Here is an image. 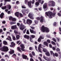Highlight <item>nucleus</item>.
<instances>
[{"label":"nucleus","instance_id":"nucleus-6","mask_svg":"<svg viewBox=\"0 0 61 61\" xmlns=\"http://www.w3.org/2000/svg\"><path fill=\"white\" fill-rule=\"evenodd\" d=\"M43 58L45 60L47 61H50L51 60V58L50 57L48 58L47 57H46L44 56H43Z\"/></svg>","mask_w":61,"mask_h":61},{"label":"nucleus","instance_id":"nucleus-32","mask_svg":"<svg viewBox=\"0 0 61 61\" xmlns=\"http://www.w3.org/2000/svg\"><path fill=\"white\" fill-rule=\"evenodd\" d=\"M7 7L9 9H10L11 8V6L10 5H9L7 6Z\"/></svg>","mask_w":61,"mask_h":61},{"label":"nucleus","instance_id":"nucleus-12","mask_svg":"<svg viewBox=\"0 0 61 61\" xmlns=\"http://www.w3.org/2000/svg\"><path fill=\"white\" fill-rule=\"evenodd\" d=\"M35 36L34 35H31L30 36V41H31V42H32V41H31V40L32 39V38H35ZM32 37V38H31Z\"/></svg>","mask_w":61,"mask_h":61},{"label":"nucleus","instance_id":"nucleus-44","mask_svg":"<svg viewBox=\"0 0 61 61\" xmlns=\"http://www.w3.org/2000/svg\"><path fill=\"white\" fill-rule=\"evenodd\" d=\"M55 56H56L57 57L58 56V55L57 53H55Z\"/></svg>","mask_w":61,"mask_h":61},{"label":"nucleus","instance_id":"nucleus-4","mask_svg":"<svg viewBox=\"0 0 61 61\" xmlns=\"http://www.w3.org/2000/svg\"><path fill=\"white\" fill-rule=\"evenodd\" d=\"M20 46H21V50H22V51H25V50L24 49V48H25V45L24 44H22V43L21 42H20L19 44L18 45H20Z\"/></svg>","mask_w":61,"mask_h":61},{"label":"nucleus","instance_id":"nucleus-8","mask_svg":"<svg viewBox=\"0 0 61 61\" xmlns=\"http://www.w3.org/2000/svg\"><path fill=\"white\" fill-rule=\"evenodd\" d=\"M33 16V14H32L31 13H30L28 15V17H30V19H34V17Z\"/></svg>","mask_w":61,"mask_h":61},{"label":"nucleus","instance_id":"nucleus-20","mask_svg":"<svg viewBox=\"0 0 61 61\" xmlns=\"http://www.w3.org/2000/svg\"><path fill=\"white\" fill-rule=\"evenodd\" d=\"M22 56L23 57V59H26V58H27V56L26 55H25L23 54H22Z\"/></svg>","mask_w":61,"mask_h":61},{"label":"nucleus","instance_id":"nucleus-48","mask_svg":"<svg viewBox=\"0 0 61 61\" xmlns=\"http://www.w3.org/2000/svg\"><path fill=\"white\" fill-rule=\"evenodd\" d=\"M26 34H29V30H28L27 31Z\"/></svg>","mask_w":61,"mask_h":61},{"label":"nucleus","instance_id":"nucleus-35","mask_svg":"<svg viewBox=\"0 0 61 61\" xmlns=\"http://www.w3.org/2000/svg\"><path fill=\"white\" fill-rule=\"evenodd\" d=\"M12 20L13 21H15L16 19L15 18H13L12 19Z\"/></svg>","mask_w":61,"mask_h":61},{"label":"nucleus","instance_id":"nucleus-51","mask_svg":"<svg viewBox=\"0 0 61 61\" xmlns=\"http://www.w3.org/2000/svg\"><path fill=\"white\" fill-rule=\"evenodd\" d=\"M42 46V44H40L39 45V48H41V46Z\"/></svg>","mask_w":61,"mask_h":61},{"label":"nucleus","instance_id":"nucleus-23","mask_svg":"<svg viewBox=\"0 0 61 61\" xmlns=\"http://www.w3.org/2000/svg\"><path fill=\"white\" fill-rule=\"evenodd\" d=\"M43 44L44 45H46L47 46H48V43L46 42H44L43 43Z\"/></svg>","mask_w":61,"mask_h":61},{"label":"nucleus","instance_id":"nucleus-45","mask_svg":"<svg viewBox=\"0 0 61 61\" xmlns=\"http://www.w3.org/2000/svg\"><path fill=\"white\" fill-rule=\"evenodd\" d=\"M38 51L40 52H41V53L42 52H41V49H40V48L38 47Z\"/></svg>","mask_w":61,"mask_h":61},{"label":"nucleus","instance_id":"nucleus-27","mask_svg":"<svg viewBox=\"0 0 61 61\" xmlns=\"http://www.w3.org/2000/svg\"><path fill=\"white\" fill-rule=\"evenodd\" d=\"M3 44H4V45H7V42L5 41H4L3 42Z\"/></svg>","mask_w":61,"mask_h":61},{"label":"nucleus","instance_id":"nucleus-62","mask_svg":"<svg viewBox=\"0 0 61 61\" xmlns=\"http://www.w3.org/2000/svg\"><path fill=\"white\" fill-rule=\"evenodd\" d=\"M3 32V30L0 29V33H2Z\"/></svg>","mask_w":61,"mask_h":61},{"label":"nucleus","instance_id":"nucleus-21","mask_svg":"<svg viewBox=\"0 0 61 61\" xmlns=\"http://www.w3.org/2000/svg\"><path fill=\"white\" fill-rule=\"evenodd\" d=\"M10 51L9 52V53L11 55L12 54H13V53H14V51L13 50H10Z\"/></svg>","mask_w":61,"mask_h":61},{"label":"nucleus","instance_id":"nucleus-52","mask_svg":"<svg viewBox=\"0 0 61 61\" xmlns=\"http://www.w3.org/2000/svg\"><path fill=\"white\" fill-rule=\"evenodd\" d=\"M35 24H37L38 23V21H37V20H35Z\"/></svg>","mask_w":61,"mask_h":61},{"label":"nucleus","instance_id":"nucleus-22","mask_svg":"<svg viewBox=\"0 0 61 61\" xmlns=\"http://www.w3.org/2000/svg\"><path fill=\"white\" fill-rule=\"evenodd\" d=\"M19 13L18 12H17L15 14V15L17 17H18L19 16Z\"/></svg>","mask_w":61,"mask_h":61},{"label":"nucleus","instance_id":"nucleus-19","mask_svg":"<svg viewBox=\"0 0 61 61\" xmlns=\"http://www.w3.org/2000/svg\"><path fill=\"white\" fill-rule=\"evenodd\" d=\"M17 26L16 25H15L14 26H12L11 27V29H15V28H17Z\"/></svg>","mask_w":61,"mask_h":61},{"label":"nucleus","instance_id":"nucleus-47","mask_svg":"<svg viewBox=\"0 0 61 61\" xmlns=\"http://www.w3.org/2000/svg\"><path fill=\"white\" fill-rule=\"evenodd\" d=\"M25 4H26L28 2V0H25Z\"/></svg>","mask_w":61,"mask_h":61},{"label":"nucleus","instance_id":"nucleus-60","mask_svg":"<svg viewBox=\"0 0 61 61\" xmlns=\"http://www.w3.org/2000/svg\"><path fill=\"white\" fill-rule=\"evenodd\" d=\"M34 3H35V0H32V4H34Z\"/></svg>","mask_w":61,"mask_h":61},{"label":"nucleus","instance_id":"nucleus-2","mask_svg":"<svg viewBox=\"0 0 61 61\" xmlns=\"http://www.w3.org/2000/svg\"><path fill=\"white\" fill-rule=\"evenodd\" d=\"M36 19L38 20H40V22L41 23H42L43 22H45V19H44V17L43 16H41L40 18V17H38L36 18Z\"/></svg>","mask_w":61,"mask_h":61},{"label":"nucleus","instance_id":"nucleus-50","mask_svg":"<svg viewBox=\"0 0 61 61\" xmlns=\"http://www.w3.org/2000/svg\"><path fill=\"white\" fill-rule=\"evenodd\" d=\"M44 1L43 0H41L40 3L41 4H43L44 3Z\"/></svg>","mask_w":61,"mask_h":61},{"label":"nucleus","instance_id":"nucleus-29","mask_svg":"<svg viewBox=\"0 0 61 61\" xmlns=\"http://www.w3.org/2000/svg\"><path fill=\"white\" fill-rule=\"evenodd\" d=\"M28 5L29 6H31V1H30V2H28Z\"/></svg>","mask_w":61,"mask_h":61},{"label":"nucleus","instance_id":"nucleus-28","mask_svg":"<svg viewBox=\"0 0 61 61\" xmlns=\"http://www.w3.org/2000/svg\"><path fill=\"white\" fill-rule=\"evenodd\" d=\"M11 35L12 36L13 40H16V39H15V37L14 36V35L13 34H12Z\"/></svg>","mask_w":61,"mask_h":61},{"label":"nucleus","instance_id":"nucleus-64","mask_svg":"<svg viewBox=\"0 0 61 61\" xmlns=\"http://www.w3.org/2000/svg\"><path fill=\"white\" fill-rule=\"evenodd\" d=\"M30 61H34V60L33 58H31L30 59Z\"/></svg>","mask_w":61,"mask_h":61},{"label":"nucleus","instance_id":"nucleus-55","mask_svg":"<svg viewBox=\"0 0 61 61\" xmlns=\"http://www.w3.org/2000/svg\"><path fill=\"white\" fill-rule=\"evenodd\" d=\"M12 18V16H10L9 17V20H12V18Z\"/></svg>","mask_w":61,"mask_h":61},{"label":"nucleus","instance_id":"nucleus-24","mask_svg":"<svg viewBox=\"0 0 61 61\" xmlns=\"http://www.w3.org/2000/svg\"><path fill=\"white\" fill-rule=\"evenodd\" d=\"M50 52L51 55H53V56H55V53L53 52V51H50Z\"/></svg>","mask_w":61,"mask_h":61},{"label":"nucleus","instance_id":"nucleus-43","mask_svg":"<svg viewBox=\"0 0 61 61\" xmlns=\"http://www.w3.org/2000/svg\"><path fill=\"white\" fill-rule=\"evenodd\" d=\"M26 31V29H25L24 30H23V33L24 34H25V33Z\"/></svg>","mask_w":61,"mask_h":61},{"label":"nucleus","instance_id":"nucleus-18","mask_svg":"<svg viewBox=\"0 0 61 61\" xmlns=\"http://www.w3.org/2000/svg\"><path fill=\"white\" fill-rule=\"evenodd\" d=\"M47 7V4L46 3H45L43 5V8L44 9L46 8Z\"/></svg>","mask_w":61,"mask_h":61},{"label":"nucleus","instance_id":"nucleus-42","mask_svg":"<svg viewBox=\"0 0 61 61\" xmlns=\"http://www.w3.org/2000/svg\"><path fill=\"white\" fill-rule=\"evenodd\" d=\"M22 13L23 14H24L25 13V10H22Z\"/></svg>","mask_w":61,"mask_h":61},{"label":"nucleus","instance_id":"nucleus-5","mask_svg":"<svg viewBox=\"0 0 61 61\" xmlns=\"http://www.w3.org/2000/svg\"><path fill=\"white\" fill-rule=\"evenodd\" d=\"M49 5L50 6L51 4V5L52 6H54L55 5V3L53 1H50L49 2Z\"/></svg>","mask_w":61,"mask_h":61},{"label":"nucleus","instance_id":"nucleus-17","mask_svg":"<svg viewBox=\"0 0 61 61\" xmlns=\"http://www.w3.org/2000/svg\"><path fill=\"white\" fill-rule=\"evenodd\" d=\"M45 30L44 32L45 31V32L47 33H48V32H49V29H48V28H45V30Z\"/></svg>","mask_w":61,"mask_h":61},{"label":"nucleus","instance_id":"nucleus-36","mask_svg":"<svg viewBox=\"0 0 61 61\" xmlns=\"http://www.w3.org/2000/svg\"><path fill=\"white\" fill-rule=\"evenodd\" d=\"M39 38H40V39H43L44 38V37H43V36H41Z\"/></svg>","mask_w":61,"mask_h":61},{"label":"nucleus","instance_id":"nucleus-56","mask_svg":"<svg viewBox=\"0 0 61 61\" xmlns=\"http://www.w3.org/2000/svg\"><path fill=\"white\" fill-rule=\"evenodd\" d=\"M58 15L59 16H61V14L60 13H58Z\"/></svg>","mask_w":61,"mask_h":61},{"label":"nucleus","instance_id":"nucleus-10","mask_svg":"<svg viewBox=\"0 0 61 61\" xmlns=\"http://www.w3.org/2000/svg\"><path fill=\"white\" fill-rule=\"evenodd\" d=\"M46 27H45V26L44 25H43L41 27V30L43 32H45V30H44L46 28Z\"/></svg>","mask_w":61,"mask_h":61},{"label":"nucleus","instance_id":"nucleus-11","mask_svg":"<svg viewBox=\"0 0 61 61\" xmlns=\"http://www.w3.org/2000/svg\"><path fill=\"white\" fill-rule=\"evenodd\" d=\"M15 46V44L14 42H12L11 43V45H10V46L12 47L14 46Z\"/></svg>","mask_w":61,"mask_h":61},{"label":"nucleus","instance_id":"nucleus-26","mask_svg":"<svg viewBox=\"0 0 61 61\" xmlns=\"http://www.w3.org/2000/svg\"><path fill=\"white\" fill-rule=\"evenodd\" d=\"M20 35H17L16 36V38L17 39H19L20 38Z\"/></svg>","mask_w":61,"mask_h":61},{"label":"nucleus","instance_id":"nucleus-3","mask_svg":"<svg viewBox=\"0 0 61 61\" xmlns=\"http://www.w3.org/2000/svg\"><path fill=\"white\" fill-rule=\"evenodd\" d=\"M0 50L2 51H4V52H7L8 51V48L6 46H4L2 48H0Z\"/></svg>","mask_w":61,"mask_h":61},{"label":"nucleus","instance_id":"nucleus-61","mask_svg":"<svg viewBox=\"0 0 61 61\" xmlns=\"http://www.w3.org/2000/svg\"><path fill=\"white\" fill-rule=\"evenodd\" d=\"M30 27H31V29H35V27H33V26H30Z\"/></svg>","mask_w":61,"mask_h":61},{"label":"nucleus","instance_id":"nucleus-41","mask_svg":"<svg viewBox=\"0 0 61 61\" xmlns=\"http://www.w3.org/2000/svg\"><path fill=\"white\" fill-rule=\"evenodd\" d=\"M52 40H53L55 42H56V39L54 38H52Z\"/></svg>","mask_w":61,"mask_h":61},{"label":"nucleus","instance_id":"nucleus-46","mask_svg":"<svg viewBox=\"0 0 61 61\" xmlns=\"http://www.w3.org/2000/svg\"><path fill=\"white\" fill-rule=\"evenodd\" d=\"M47 42L49 43H50L51 42L50 40L49 39H48L47 40Z\"/></svg>","mask_w":61,"mask_h":61},{"label":"nucleus","instance_id":"nucleus-13","mask_svg":"<svg viewBox=\"0 0 61 61\" xmlns=\"http://www.w3.org/2000/svg\"><path fill=\"white\" fill-rule=\"evenodd\" d=\"M45 55L47 56H50V53L48 51L47 52L45 53Z\"/></svg>","mask_w":61,"mask_h":61},{"label":"nucleus","instance_id":"nucleus-30","mask_svg":"<svg viewBox=\"0 0 61 61\" xmlns=\"http://www.w3.org/2000/svg\"><path fill=\"white\" fill-rule=\"evenodd\" d=\"M35 4L36 6H38V5H39V3L37 1L35 3Z\"/></svg>","mask_w":61,"mask_h":61},{"label":"nucleus","instance_id":"nucleus-59","mask_svg":"<svg viewBox=\"0 0 61 61\" xmlns=\"http://www.w3.org/2000/svg\"><path fill=\"white\" fill-rule=\"evenodd\" d=\"M20 16H21V17H23V15L21 13H20L19 14Z\"/></svg>","mask_w":61,"mask_h":61},{"label":"nucleus","instance_id":"nucleus-63","mask_svg":"<svg viewBox=\"0 0 61 61\" xmlns=\"http://www.w3.org/2000/svg\"><path fill=\"white\" fill-rule=\"evenodd\" d=\"M52 49L53 50H56V48H55V47H52Z\"/></svg>","mask_w":61,"mask_h":61},{"label":"nucleus","instance_id":"nucleus-14","mask_svg":"<svg viewBox=\"0 0 61 61\" xmlns=\"http://www.w3.org/2000/svg\"><path fill=\"white\" fill-rule=\"evenodd\" d=\"M8 38H6V40H8L10 41H12V39H11V37L9 36H8Z\"/></svg>","mask_w":61,"mask_h":61},{"label":"nucleus","instance_id":"nucleus-16","mask_svg":"<svg viewBox=\"0 0 61 61\" xmlns=\"http://www.w3.org/2000/svg\"><path fill=\"white\" fill-rule=\"evenodd\" d=\"M30 32H31V33L34 34H36V32L35 31H34V30H32L31 29H30Z\"/></svg>","mask_w":61,"mask_h":61},{"label":"nucleus","instance_id":"nucleus-54","mask_svg":"<svg viewBox=\"0 0 61 61\" xmlns=\"http://www.w3.org/2000/svg\"><path fill=\"white\" fill-rule=\"evenodd\" d=\"M38 58L40 61H42V59H41V57H38Z\"/></svg>","mask_w":61,"mask_h":61},{"label":"nucleus","instance_id":"nucleus-58","mask_svg":"<svg viewBox=\"0 0 61 61\" xmlns=\"http://www.w3.org/2000/svg\"><path fill=\"white\" fill-rule=\"evenodd\" d=\"M56 25V22H55L53 23V25H54L55 26Z\"/></svg>","mask_w":61,"mask_h":61},{"label":"nucleus","instance_id":"nucleus-39","mask_svg":"<svg viewBox=\"0 0 61 61\" xmlns=\"http://www.w3.org/2000/svg\"><path fill=\"white\" fill-rule=\"evenodd\" d=\"M5 3H6L7 2H10L11 0H4Z\"/></svg>","mask_w":61,"mask_h":61},{"label":"nucleus","instance_id":"nucleus-37","mask_svg":"<svg viewBox=\"0 0 61 61\" xmlns=\"http://www.w3.org/2000/svg\"><path fill=\"white\" fill-rule=\"evenodd\" d=\"M51 43L52 44L54 45H56V43L55 42L53 41H51Z\"/></svg>","mask_w":61,"mask_h":61},{"label":"nucleus","instance_id":"nucleus-25","mask_svg":"<svg viewBox=\"0 0 61 61\" xmlns=\"http://www.w3.org/2000/svg\"><path fill=\"white\" fill-rule=\"evenodd\" d=\"M4 15V13H1L0 15V18H3V15Z\"/></svg>","mask_w":61,"mask_h":61},{"label":"nucleus","instance_id":"nucleus-15","mask_svg":"<svg viewBox=\"0 0 61 61\" xmlns=\"http://www.w3.org/2000/svg\"><path fill=\"white\" fill-rule=\"evenodd\" d=\"M24 37L25 38H26L27 39H29V36L28 35H25L24 36Z\"/></svg>","mask_w":61,"mask_h":61},{"label":"nucleus","instance_id":"nucleus-34","mask_svg":"<svg viewBox=\"0 0 61 61\" xmlns=\"http://www.w3.org/2000/svg\"><path fill=\"white\" fill-rule=\"evenodd\" d=\"M17 49L18 51H20V52H22V51H21V50L20 49V47H17Z\"/></svg>","mask_w":61,"mask_h":61},{"label":"nucleus","instance_id":"nucleus-9","mask_svg":"<svg viewBox=\"0 0 61 61\" xmlns=\"http://www.w3.org/2000/svg\"><path fill=\"white\" fill-rule=\"evenodd\" d=\"M27 24H29V25H31V24L32 23V21L29 19H28L27 20L26 22Z\"/></svg>","mask_w":61,"mask_h":61},{"label":"nucleus","instance_id":"nucleus-38","mask_svg":"<svg viewBox=\"0 0 61 61\" xmlns=\"http://www.w3.org/2000/svg\"><path fill=\"white\" fill-rule=\"evenodd\" d=\"M22 20L23 21V23H24L25 24H26V23L25 22V19H22Z\"/></svg>","mask_w":61,"mask_h":61},{"label":"nucleus","instance_id":"nucleus-1","mask_svg":"<svg viewBox=\"0 0 61 61\" xmlns=\"http://www.w3.org/2000/svg\"><path fill=\"white\" fill-rule=\"evenodd\" d=\"M45 14L47 16H49L50 18H52L53 17L55 16V15H56V13H53L52 14V12L50 11H49L48 12H46Z\"/></svg>","mask_w":61,"mask_h":61},{"label":"nucleus","instance_id":"nucleus-7","mask_svg":"<svg viewBox=\"0 0 61 61\" xmlns=\"http://www.w3.org/2000/svg\"><path fill=\"white\" fill-rule=\"evenodd\" d=\"M25 27H25V26L23 24H21L20 25V29L21 30H23Z\"/></svg>","mask_w":61,"mask_h":61},{"label":"nucleus","instance_id":"nucleus-33","mask_svg":"<svg viewBox=\"0 0 61 61\" xmlns=\"http://www.w3.org/2000/svg\"><path fill=\"white\" fill-rule=\"evenodd\" d=\"M6 8V6H3L1 7V9L3 10H4V9H5Z\"/></svg>","mask_w":61,"mask_h":61},{"label":"nucleus","instance_id":"nucleus-40","mask_svg":"<svg viewBox=\"0 0 61 61\" xmlns=\"http://www.w3.org/2000/svg\"><path fill=\"white\" fill-rule=\"evenodd\" d=\"M14 32L15 33V34H17V33H18V31L17 30H14Z\"/></svg>","mask_w":61,"mask_h":61},{"label":"nucleus","instance_id":"nucleus-31","mask_svg":"<svg viewBox=\"0 0 61 61\" xmlns=\"http://www.w3.org/2000/svg\"><path fill=\"white\" fill-rule=\"evenodd\" d=\"M43 51L44 52H47V50L46 48H44L43 49Z\"/></svg>","mask_w":61,"mask_h":61},{"label":"nucleus","instance_id":"nucleus-49","mask_svg":"<svg viewBox=\"0 0 61 61\" xmlns=\"http://www.w3.org/2000/svg\"><path fill=\"white\" fill-rule=\"evenodd\" d=\"M41 39L39 38L38 40V42H41Z\"/></svg>","mask_w":61,"mask_h":61},{"label":"nucleus","instance_id":"nucleus-53","mask_svg":"<svg viewBox=\"0 0 61 61\" xmlns=\"http://www.w3.org/2000/svg\"><path fill=\"white\" fill-rule=\"evenodd\" d=\"M56 51H60V49L59 48H57L56 49Z\"/></svg>","mask_w":61,"mask_h":61},{"label":"nucleus","instance_id":"nucleus-57","mask_svg":"<svg viewBox=\"0 0 61 61\" xmlns=\"http://www.w3.org/2000/svg\"><path fill=\"white\" fill-rule=\"evenodd\" d=\"M32 54L33 55V56H35V52H32Z\"/></svg>","mask_w":61,"mask_h":61}]
</instances>
